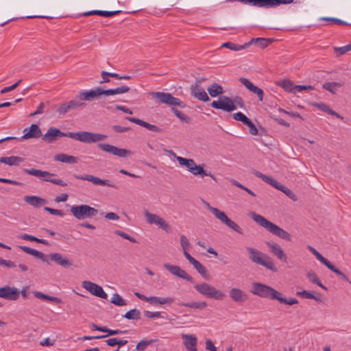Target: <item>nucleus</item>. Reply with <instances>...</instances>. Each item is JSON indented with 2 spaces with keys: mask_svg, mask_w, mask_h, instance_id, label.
<instances>
[{
  "mask_svg": "<svg viewBox=\"0 0 351 351\" xmlns=\"http://www.w3.org/2000/svg\"><path fill=\"white\" fill-rule=\"evenodd\" d=\"M149 95L156 104L171 106L173 112L180 120L186 122L189 120L187 116L179 110L173 108L174 106H179L182 108H185L186 105L180 99L172 96L169 93L151 92Z\"/></svg>",
  "mask_w": 351,
  "mask_h": 351,
  "instance_id": "obj_1",
  "label": "nucleus"
},
{
  "mask_svg": "<svg viewBox=\"0 0 351 351\" xmlns=\"http://www.w3.org/2000/svg\"><path fill=\"white\" fill-rule=\"evenodd\" d=\"M249 216L260 226L264 228L269 232L272 234L278 237L280 239L291 241V235L286 230H283L278 226L271 222L262 215L256 213L255 212H251Z\"/></svg>",
  "mask_w": 351,
  "mask_h": 351,
  "instance_id": "obj_2",
  "label": "nucleus"
},
{
  "mask_svg": "<svg viewBox=\"0 0 351 351\" xmlns=\"http://www.w3.org/2000/svg\"><path fill=\"white\" fill-rule=\"evenodd\" d=\"M246 250L247 252L249 258L252 263L261 265L273 272H276L278 271L274 262L267 254L252 247H246Z\"/></svg>",
  "mask_w": 351,
  "mask_h": 351,
  "instance_id": "obj_3",
  "label": "nucleus"
},
{
  "mask_svg": "<svg viewBox=\"0 0 351 351\" xmlns=\"http://www.w3.org/2000/svg\"><path fill=\"white\" fill-rule=\"evenodd\" d=\"M203 204L222 223L240 234H243V229L237 223L230 219L223 211L217 208L212 207L209 203L204 200H203Z\"/></svg>",
  "mask_w": 351,
  "mask_h": 351,
  "instance_id": "obj_4",
  "label": "nucleus"
},
{
  "mask_svg": "<svg viewBox=\"0 0 351 351\" xmlns=\"http://www.w3.org/2000/svg\"><path fill=\"white\" fill-rule=\"evenodd\" d=\"M234 102L241 108L244 107L243 101L241 97H236L233 101L231 98L227 96H223L222 97H220L219 101H213L210 104V106L215 109H220L226 112H232L236 110Z\"/></svg>",
  "mask_w": 351,
  "mask_h": 351,
  "instance_id": "obj_5",
  "label": "nucleus"
},
{
  "mask_svg": "<svg viewBox=\"0 0 351 351\" xmlns=\"http://www.w3.org/2000/svg\"><path fill=\"white\" fill-rule=\"evenodd\" d=\"M69 138L84 143L90 144L102 141L107 138V136L99 133L81 131L72 132L71 134H69Z\"/></svg>",
  "mask_w": 351,
  "mask_h": 351,
  "instance_id": "obj_6",
  "label": "nucleus"
},
{
  "mask_svg": "<svg viewBox=\"0 0 351 351\" xmlns=\"http://www.w3.org/2000/svg\"><path fill=\"white\" fill-rule=\"evenodd\" d=\"M194 288L198 293L208 298L222 300L226 297V294L223 291L206 282L196 284Z\"/></svg>",
  "mask_w": 351,
  "mask_h": 351,
  "instance_id": "obj_7",
  "label": "nucleus"
},
{
  "mask_svg": "<svg viewBox=\"0 0 351 351\" xmlns=\"http://www.w3.org/2000/svg\"><path fill=\"white\" fill-rule=\"evenodd\" d=\"M251 293L261 298L270 300H276L278 295H279V291L270 286L260 282H253L252 284Z\"/></svg>",
  "mask_w": 351,
  "mask_h": 351,
  "instance_id": "obj_8",
  "label": "nucleus"
},
{
  "mask_svg": "<svg viewBox=\"0 0 351 351\" xmlns=\"http://www.w3.org/2000/svg\"><path fill=\"white\" fill-rule=\"evenodd\" d=\"M23 172L31 176H34L35 177L39 178L43 181L49 182L54 184H57L62 186H67V184L64 182L62 180L51 178V177L55 176L54 173H50L46 171H42L40 169H24Z\"/></svg>",
  "mask_w": 351,
  "mask_h": 351,
  "instance_id": "obj_9",
  "label": "nucleus"
},
{
  "mask_svg": "<svg viewBox=\"0 0 351 351\" xmlns=\"http://www.w3.org/2000/svg\"><path fill=\"white\" fill-rule=\"evenodd\" d=\"M73 215L79 220L91 218L97 215V210L86 204L72 206L70 209Z\"/></svg>",
  "mask_w": 351,
  "mask_h": 351,
  "instance_id": "obj_10",
  "label": "nucleus"
},
{
  "mask_svg": "<svg viewBox=\"0 0 351 351\" xmlns=\"http://www.w3.org/2000/svg\"><path fill=\"white\" fill-rule=\"evenodd\" d=\"M143 214L148 224L156 225L166 232L169 230V223L159 215L152 213L147 210H144Z\"/></svg>",
  "mask_w": 351,
  "mask_h": 351,
  "instance_id": "obj_11",
  "label": "nucleus"
},
{
  "mask_svg": "<svg viewBox=\"0 0 351 351\" xmlns=\"http://www.w3.org/2000/svg\"><path fill=\"white\" fill-rule=\"evenodd\" d=\"M77 180H86L96 186H106L114 189L118 187L108 180L101 179L91 174L74 175Z\"/></svg>",
  "mask_w": 351,
  "mask_h": 351,
  "instance_id": "obj_12",
  "label": "nucleus"
},
{
  "mask_svg": "<svg viewBox=\"0 0 351 351\" xmlns=\"http://www.w3.org/2000/svg\"><path fill=\"white\" fill-rule=\"evenodd\" d=\"M82 286L84 289H85L86 291H88L90 294L97 296L98 298H102V299H107L108 295L107 293L104 291L103 288L88 280H84L82 283Z\"/></svg>",
  "mask_w": 351,
  "mask_h": 351,
  "instance_id": "obj_13",
  "label": "nucleus"
},
{
  "mask_svg": "<svg viewBox=\"0 0 351 351\" xmlns=\"http://www.w3.org/2000/svg\"><path fill=\"white\" fill-rule=\"evenodd\" d=\"M98 147L104 152L112 154L119 157L125 158L132 154V152L125 149L118 148L108 143H99Z\"/></svg>",
  "mask_w": 351,
  "mask_h": 351,
  "instance_id": "obj_14",
  "label": "nucleus"
},
{
  "mask_svg": "<svg viewBox=\"0 0 351 351\" xmlns=\"http://www.w3.org/2000/svg\"><path fill=\"white\" fill-rule=\"evenodd\" d=\"M163 267L169 271L172 275L180 278L193 282V278L189 275L184 269L178 265H173L169 263H165Z\"/></svg>",
  "mask_w": 351,
  "mask_h": 351,
  "instance_id": "obj_15",
  "label": "nucleus"
},
{
  "mask_svg": "<svg viewBox=\"0 0 351 351\" xmlns=\"http://www.w3.org/2000/svg\"><path fill=\"white\" fill-rule=\"evenodd\" d=\"M72 132H62L59 129L50 128L47 132L43 136V140L47 143H53L58 138L66 136L69 138V134Z\"/></svg>",
  "mask_w": 351,
  "mask_h": 351,
  "instance_id": "obj_16",
  "label": "nucleus"
},
{
  "mask_svg": "<svg viewBox=\"0 0 351 351\" xmlns=\"http://www.w3.org/2000/svg\"><path fill=\"white\" fill-rule=\"evenodd\" d=\"M19 290L14 287L5 286L0 287L1 298L14 301L19 299Z\"/></svg>",
  "mask_w": 351,
  "mask_h": 351,
  "instance_id": "obj_17",
  "label": "nucleus"
},
{
  "mask_svg": "<svg viewBox=\"0 0 351 351\" xmlns=\"http://www.w3.org/2000/svg\"><path fill=\"white\" fill-rule=\"evenodd\" d=\"M23 135L19 138L20 141L29 138H37L42 136V132L36 124H32L29 128L23 130Z\"/></svg>",
  "mask_w": 351,
  "mask_h": 351,
  "instance_id": "obj_18",
  "label": "nucleus"
},
{
  "mask_svg": "<svg viewBox=\"0 0 351 351\" xmlns=\"http://www.w3.org/2000/svg\"><path fill=\"white\" fill-rule=\"evenodd\" d=\"M266 244L269 247L270 252L278 260L283 263L287 262V256L278 244L273 242H267Z\"/></svg>",
  "mask_w": 351,
  "mask_h": 351,
  "instance_id": "obj_19",
  "label": "nucleus"
},
{
  "mask_svg": "<svg viewBox=\"0 0 351 351\" xmlns=\"http://www.w3.org/2000/svg\"><path fill=\"white\" fill-rule=\"evenodd\" d=\"M229 296L232 301L238 304L245 302L247 298V294L239 288H232L229 291Z\"/></svg>",
  "mask_w": 351,
  "mask_h": 351,
  "instance_id": "obj_20",
  "label": "nucleus"
},
{
  "mask_svg": "<svg viewBox=\"0 0 351 351\" xmlns=\"http://www.w3.org/2000/svg\"><path fill=\"white\" fill-rule=\"evenodd\" d=\"M239 82L250 92L257 95L259 101H262L263 100L264 92L261 88L255 86L245 77H241Z\"/></svg>",
  "mask_w": 351,
  "mask_h": 351,
  "instance_id": "obj_21",
  "label": "nucleus"
},
{
  "mask_svg": "<svg viewBox=\"0 0 351 351\" xmlns=\"http://www.w3.org/2000/svg\"><path fill=\"white\" fill-rule=\"evenodd\" d=\"M101 95L100 88L97 87L90 90H83L79 93L77 98L80 100L92 101Z\"/></svg>",
  "mask_w": 351,
  "mask_h": 351,
  "instance_id": "obj_22",
  "label": "nucleus"
},
{
  "mask_svg": "<svg viewBox=\"0 0 351 351\" xmlns=\"http://www.w3.org/2000/svg\"><path fill=\"white\" fill-rule=\"evenodd\" d=\"M293 2L294 0H258L257 8H271L280 4H290Z\"/></svg>",
  "mask_w": 351,
  "mask_h": 351,
  "instance_id": "obj_23",
  "label": "nucleus"
},
{
  "mask_svg": "<svg viewBox=\"0 0 351 351\" xmlns=\"http://www.w3.org/2000/svg\"><path fill=\"white\" fill-rule=\"evenodd\" d=\"M191 95L196 99L202 101H208L210 100L209 97L206 93L204 88L202 87L198 83L191 86Z\"/></svg>",
  "mask_w": 351,
  "mask_h": 351,
  "instance_id": "obj_24",
  "label": "nucleus"
},
{
  "mask_svg": "<svg viewBox=\"0 0 351 351\" xmlns=\"http://www.w3.org/2000/svg\"><path fill=\"white\" fill-rule=\"evenodd\" d=\"M182 339H183V343L186 350L189 351H197V339L195 335L182 334Z\"/></svg>",
  "mask_w": 351,
  "mask_h": 351,
  "instance_id": "obj_25",
  "label": "nucleus"
},
{
  "mask_svg": "<svg viewBox=\"0 0 351 351\" xmlns=\"http://www.w3.org/2000/svg\"><path fill=\"white\" fill-rule=\"evenodd\" d=\"M51 261L63 267H69L73 265L72 261L60 253H51L48 255Z\"/></svg>",
  "mask_w": 351,
  "mask_h": 351,
  "instance_id": "obj_26",
  "label": "nucleus"
},
{
  "mask_svg": "<svg viewBox=\"0 0 351 351\" xmlns=\"http://www.w3.org/2000/svg\"><path fill=\"white\" fill-rule=\"evenodd\" d=\"M126 119L130 122L134 123L137 125H139L142 127L147 128V130L155 132H162V130L158 128L155 125L150 124L143 120L135 118V117H126Z\"/></svg>",
  "mask_w": 351,
  "mask_h": 351,
  "instance_id": "obj_27",
  "label": "nucleus"
},
{
  "mask_svg": "<svg viewBox=\"0 0 351 351\" xmlns=\"http://www.w3.org/2000/svg\"><path fill=\"white\" fill-rule=\"evenodd\" d=\"M174 301V299L171 297H157V296H150L148 298L147 302H149L153 305H163V304H171Z\"/></svg>",
  "mask_w": 351,
  "mask_h": 351,
  "instance_id": "obj_28",
  "label": "nucleus"
},
{
  "mask_svg": "<svg viewBox=\"0 0 351 351\" xmlns=\"http://www.w3.org/2000/svg\"><path fill=\"white\" fill-rule=\"evenodd\" d=\"M24 201L34 207L40 206L46 204L45 199L34 195L25 196Z\"/></svg>",
  "mask_w": 351,
  "mask_h": 351,
  "instance_id": "obj_29",
  "label": "nucleus"
},
{
  "mask_svg": "<svg viewBox=\"0 0 351 351\" xmlns=\"http://www.w3.org/2000/svg\"><path fill=\"white\" fill-rule=\"evenodd\" d=\"M253 173H254V176H256V177L262 179V180H263L266 183L271 185L272 186H274L276 189H278L279 185L280 184V183H279L277 180L274 179L272 177L266 176L265 174H263L260 171H254Z\"/></svg>",
  "mask_w": 351,
  "mask_h": 351,
  "instance_id": "obj_30",
  "label": "nucleus"
},
{
  "mask_svg": "<svg viewBox=\"0 0 351 351\" xmlns=\"http://www.w3.org/2000/svg\"><path fill=\"white\" fill-rule=\"evenodd\" d=\"M191 173L196 176H200L203 178L204 176H209L213 180H216V178L213 174H212L210 172H207L204 170V168L202 165H195L193 168L192 169V171H191Z\"/></svg>",
  "mask_w": 351,
  "mask_h": 351,
  "instance_id": "obj_31",
  "label": "nucleus"
},
{
  "mask_svg": "<svg viewBox=\"0 0 351 351\" xmlns=\"http://www.w3.org/2000/svg\"><path fill=\"white\" fill-rule=\"evenodd\" d=\"M54 159L56 161H60L68 164H75L78 162L77 157L69 156L65 154H59L54 156Z\"/></svg>",
  "mask_w": 351,
  "mask_h": 351,
  "instance_id": "obj_32",
  "label": "nucleus"
},
{
  "mask_svg": "<svg viewBox=\"0 0 351 351\" xmlns=\"http://www.w3.org/2000/svg\"><path fill=\"white\" fill-rule=\"evenodd\" d=\"M24 161V158L19 156L2 157L0 158V162L6 164L10 166L18 165Z\"/></svg>",
  "mask_w": 351,
  "mask_h": 351,
  "instance_id": "obj_33",
  "label": "nucleus"
},
{
  "mask_svg": "<svg viewBox=\"0 0 351 351\" xmlns=\"http://www.w3.org/2000/svg\"><path fill=\"white\" fill-rule=\"evenodd\" d=\"M207 90L212 97H216L223 93V89L222 86L217 83H213L207 88Z\"/></svg>",
  "mask_w": 351,
  "mask_h": 351,
  "instance_id": "obj_34",
  "label": "nucleus"
},
{
  "mask_svg": "<svg viewBox=\"0 0 351 351\" xmlns=\"http://www.w3.org/2000/svg\"><path fill=\"white\" fill-rule=\"evenodd\" d=\"M33 294L36 298H37L38 299L49 300V301L53 302L57 304L62 302L61 299H60L59 298L50 296V295L44 294L42 292H40L38 291H34Z\"/></svg>",
  "mask_w": 351,
  "mask_h": 351,
  "instance_id": "obj_35",
  "label": "nucleus"
},
{
  "mask_svg": "<svg viewBox=\"0 0 351 351\" xmlns=\"http://www.w3.org/2000/svg\"><path fill=\"white\" fill-rule=\"evenodd\" d=\"M177 161L181 166H184L187 168L188 171L191 172L194 165H195V162L193 159L191 158H185L183 157H178Z\"/></svg>",
  "mask_w": 351,
  "mask_h": 351,
  "instance_id": "obj_36",
  "label": "nucleus"
},
{
  "mask_svg": "<svg viewBox=\"0 0 351 351\" xmlns=\"http://www.w3.org/2000/svg\"><path fill=\"white\" fill-rule=\"evenodd\" d=\"M197 272L205 279H208V271L206 268L196 259L191 263Z\"/></svg>",
  "mask_w": 351,
  "mask_h": 351,
  "instance_id": "obj_37",
  "label": "nucleus"
},
{
  "mask_svg": "<svg viewBox=\"0 0 351 351\" xmlns=\"http://www.w3.org/2000/svg\"><path fill=\"white\" fill-rule=\"evenodd\" d=\"M306 278L311 282L316 284L317 285H318L319 287H320L321 288H322L324 290H327L326 287H325L322 283V282L319 280L317 275L314 271H311L308 272L306 274Z\"/></svg>",
  "mask_w": 351,
  "mask_h": 351,
  "instance_id": "obj_38",
  "label": "nucleus"
},
{
  "mask_svg": "<svg viewBox=\"0 0 351 351\" xmlns=\"http://www.w3.org/2000/svg\"><path fill=\"white\" fill-rule=\"evenodd\" d=\"M180 306L189 307L191 308L202 309L207 306L206 302H181Z\"/></svg>",
  "mask_w": 351,
  "mask_h": 351,
  "instance_id": "obj_39",
  "label": "nucleus"
},
{
  "mask_svg": "<svg viewBox=\"0 0 351 351\" xmlns=\"http://www.w3.org/2000/svg\"><path fill=\"white\" fill-rule=\"evenodd\" d=\"M250 45V43L244 44L243 45H239L231 42H227L222 44L221 47L228 48L232 51H240Z\"/></svg>",
  "mask_w": 351,
  "mask_h": 351,
  "instance_id": "obj_40",
  "label": "nucleus"
},
{
  "mask_svg": "<svg viewBox=\"0 0 351 351\" xmlns=\"http://www.w3.org/2000/svg\"><path fill=\"white\" fill-rule=\"evenodd\" d=\"M280 85L287 92L291 93H296V86L294 85L293 83L289 80H284L280 83Z\"/></svg>",
  "mask_w": 351,
  "mask_h": 351,
  "instance_id": "obj_41",
  "label": "nucleus"
},
{
  "mask_svg": "<svg viewBox=\"0 0 351 351\" xmlns=\"http://www.w3.org/2000/svg\"><path fill=\"white\" fill-rule=\"evenodd\" d=\"M110 302L118 306H123L127 304L126 301L118 293H114L112 295Z\"/></svg>",
  "mask_w": 351,
  "mask_h": 351,
  "instance_id": "obj_42",
  "label": "nucleus"
},
{
  "mask_svg": "<svg viewBox=\"0 0 351 351\" xmlns=\"http://www.w3.org/2000/svg\"><path fill=\"white\" fill-rule=\"evenodd\" d=\"M276 300H278L280 303L285 304L287 305H293L298 303V301L295 298H290L286 299L282 297V294L279 292V295H278Z\"/></svg>",
  "mask_w": 351,
  "mask_h": 351,
  "instance_id": "obj_43",
  "label": "nucleus"
},
{
  "mask_svg": "<svg viewBox=\"0 0 351 351\" xmlns=\"http://www.w3.org/2000/svg\"><path fill=\"white\" fill-rule=\"evenodd\" d=\"M141 312L139 310L134 308L128 311L124 317L128 319H138L140 318Z\"/></svg>",
  "mask_w": 351,
  "mask_h": 351,
  "instance_id": "obj_44",
  "label": "nucleus"
},
{
  "mask_svg": "<svg viewBox=\"0 0 351 351\" xmlns=\"http://www.w3.org/2000/svg\"><path fill=\"white\" fill-rule=\"evenodd\" d=\"M278 189L279 191L283 192L285 194H286L291 199H293L294 201L296 200L295 194L289 189L286 187L285 185L280 184L279 185Z\"/></svg>",
  "mask_w": 351,
  "mask_h": 351,
  "instance_id": "obj_45",
  "label": "nucleus"
},
{
  "mask_svg": "<svg viewBox=\"0 0 351 351\" xmlns=\"http://www.w3.org/2000/svg\"><path fill=\"white\" fill-rule=\"evenodd\" d=\"M297 295H300L304 298L313 299L317 302L320 301V299L318 297L315 296L313 294H312L311 293H310L308 291L304 290L302 291L297 292Z\"/></svg>",
  "mask_w": 351,
  "mask_h": 351,
  "instance_id": "obj_46",
  "label": "nucleus"
},
{
  "mask_svg": "<svg viewBox=\"0 0 351 351\" xmlns=\"http://www.w3.org/2000/svg\"><path fill=\"white\" fill-rule=\"evenodd\" d=\"M336 86H341V84L337 82H328L323 85V88L329 92L334 93L335 91Z\"/></svg>",
  "mask_w": 351,
  "mask_h": 351,
  "instance_id": "obj_47",
  "label": "nucleus"
},
{
  "mask_svg": "<svg viewBox=\"0 0 351 351\" xmlns=\"http://www.w3.org/2000/svg\"><path fill=\"white\" fill-rule=\"evenodd\" d=\"M114 232L117 235H119V236L123 237V239L130 241L132 243H137V241H136V239L135 238L130 236L129 234H126L124 232H122V231L119 230H114Z\"/></svg>",
  "mask_w": 351,
  "mask_h": 351,
  "instance_id": "obj_48",
  "label": "nucleus"
},
{
  "mask_svg": "<svg viewBox=\"0 0 351 351\" xmlns=\"http://www.w3.org/2000/svg\"><path fill=\"white\" fill-rule=\"evenodd\" d=\"M327 268L333 271L334 273H335L337 275L339 276L342 279L348 281V277L339 269L336 268L332 263L328 265Z\"/></svg>",
  "mask_w": 351,
  "mask_h": 351,
  "instance_id": "obj_49",
  "label": "nucleus"
},
{
  "mask_svg": "<svg viewBox=\"0 0 351 351\" xmlns=\"http://www.w3.org/2000/svg\"><path fill=\"white\" fill-rule=\"evenodd\" d=\"M255 42L261 48L266 47L269 44V40L263 38L252 39L250 43Z\"/></svg>",
  "mask_w": 351,
  "mask_h": 351,
  "instance_id": "obj_50",
  "label": "nucleus"
},
{
  "mask_svg": "<svg viewBox=\"0 0 351 351\" xmlns=\"http://www.w3.org/2000/svg\"><path fill=\"white\" fill-rule=\"evenodd\" d=\"M152 341H147V340H141L138 344L136 345V349L141 351H144L146 350L147 346L151 344Z\"/></svg>",
  "mask_w": 351,
  "mask_h": 351,
  "instance_id": "obj_51",
  "label": "nucleus"
},
{
  "mask_svg": "<svg viewBox=\"0 0 351 351\" xmlns=\"http://www.w3.org/2000/svg\"><path fill=\"white\" fill-rule=\"evenodd\" d=\"M233 118L236 121H241L244 124H245L249 121V119L241 112L234 113L233 114Z\"/></svg>",
  "mask_w": 351,
  "mask_h": 351,
  "instance_id": "obj_52",
  "label": "nucleus"
},
{
  "mask_svg": "<svg viewBox=\"0 0 351 351\" xmlns=\"http://www.w3.org/2000/svg\"><path fill=\"white\" fill-rule=\"evenodd\" d=\"M180 245H181L182 250H189L190 247V245H191L190 242L189 241L188 239L184 234H182L180 236Z\"/></svg>",
  "mask_w": 351,
  "mask_h": 351,
  "instance_id": "obj_53",
  "label": "nucleus"
},
{
  "mask_svg": "<svg viewBox=\"0 0 351 351\" xmlns=\"http://www.w3.org/2000/svg\"><path fill=\"white\" fill-rule=\"evenodd\" d=\"M350 50H351V44L341 47H336L334 48V51L338 53V55H343Z\"/></svg>",
  "mask_w": 351,
  "mask_h": 351,
  "instance_id": "obj_54",
  "label": "nucleus"
},
{
  "mask_svg": "<svg viewBox=\"0 0 351 351\" xmlns=\"http://www.w3.org/2000/svg\"><path fill=\"white\" fill-rule=\"evenodd\" d=\"M322 20L331 22L332 23L338 24V25H348L346 21H343L341 19L331 17H323Z\"/></svg>",
  "mask_w": 351,
  "mask_h": 351,
  "instance_id": "obj_55",
  "label": "nucleus"
},
{
  "mask_svg": "<svg viewBox=\"0 0 351 351\" xmlns=\"http://www.w3.org/2000/svg\"><path fill=\"white\" fill-rule=\"evenodd\" d=\"M245 125L249 127V132L252 135L258 134V130L256 125L250 119Z\"/></svg>",
  "mask_w": 351,
  "mask_h": 351,
  "instance_id": "obj_56",
  "label": "nucleus"
},
{
  "mask_svg": "<svg viewBox=\"0 0 351 351\" xmlns=\"http://www.w3.org/2000/svg\"><path fill=\"white\" fill-rule=\"evenodd\" d=\"M21 82V80H20L17 81L16 83H14V84H12V86L3 88V89H1V93L5 94L11 90H13L20 84Z\"/></svg>",
  "mask_w": 351,
  "mask_h": 351,
  "instance_id": "obj_57",
  "label": "nucleus"
},
{
  "mask_svg": "<svg viewBox=\"0 0 351 351\" xmlns=\"http://www.w3.org/2000/svg\"><path fill=\"white\" fill-rule=\"evenodd\" d=\"M144 315L147 318L160 317L161 313L159 311L152 312L149 311H145Z\"/></svg>",
  "mask_w": 351,
  "mask_h": 351,
  "instance_id": "obj_58",
  "label": "nucleus"
},
{
  "mask_svg": "<svg viewBox=\"0 0 351 351\" xmlns=\"http://www.w3.org/2000/svg\"><path fill=\"white\" fill-rule=\"evenodd\" d=\"M45 210L49 212L50 214L62 217L64 215L63 212L61 210L54 209L49 207H45Z\"/></svg>",
  "mask_w": 351,
  "mask_h": 351,
  "instance_id": "obj_59",
  "label": "nucleus"
},
{
  "mask_svg": "<svg viewBox=\"0 0 351 351\" xmlns=\"http://www.w3.org/2000/svg\"><path fill=\"white\" fill-rule=\"evenodd\" d=\"M70 110L69 108V103L68 102H65V103H63L62 104L59 108L58 109V112L60 114H66L69 110Z\"/></svg>",
  "mask_w": 351,
  "mask_h": 351,
  "instance_id": "obj_60",
  "label": "nucleus"
},
{
  "mask_svg": "<svg viewBox=\"0 0 351 351\" xmlns=\"http://www.w3.org/2000/svg\"><path fill=\"white\" fill-rule=\"evenodd\" d=\"M317 108L323 112H327L330 114L332 112V110L326 104L324 103H319L316 105Z\"/></svg>",
  "mask_w": 351,
  "mask_h": 351,
  "instance_id": "obj_61",
  "label": "nucleus"
},
{
  "mask_svg": "<svg viewBox=\"0 0 351 351\" xmlns=\"http://www.w3.org/2000/svg\"><path fill=\"white\" fill-rule=\"evenodd\" d=\"M315 256L316 258L322 264H324L326 267H328L331 263L328 261L326 258H324L319 252H317Z\"/></svg>",
  "mask_w": 351,
  "mask_h": 351,
  "instance_id": "obj_62",
  "label": "nucleus"
},
{
  "mask_svg": "<svg viewBox=\"0 0 351 351\" xmlns=\"http://www.w3.org/2000/svg\"><path fill=\"white\" fill-rule=\"evenodd\" d=\"M315 256L316 258L322 264H324L326 267H328L331 263L328 261L326 258H324L319 252H317Z\"/></svg>",
  "mask_w": 351,
  "mask_h": 351,
  "instance_id": "obj_63",
  "label": "nucleus"
},
{
  "mask_svg": "<svg viewBox=\"0 0 351 351\" xmlns=\"http://www.w3.org/2000/svg\"><path fill=\"white\" fill-rule=\"evenodd\" d=\"M31 255H32L33 256H34L36 258L40 259L41 261H43L44 262L47 261L45 254L36 250L33 249L32 251Z\"/></svg>",
  "mask_w": 351,
  "mask_h": 351,
  "instance_id": "obj_64",
  "label": "nucleus"
}]
</instances>
